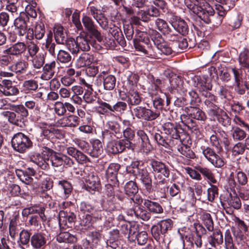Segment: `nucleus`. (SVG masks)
<instances>
[{"label":"nucleus","instance_id":"f257e3e1","mask_svg":"<svg viewBox=\"0 0 249 249\" xmlns=\"http://www.w3.org/2000/svg\"><path fill=\"white\" fill-rule=\"evenodd\" d=\"M185 5L206 23L212 22L214 11L206 0H184Z\"/></svg>","mask_w":249,"mask_h":249},{"label":"nucleus","instance_id":"f03ea898","mask_svg":"<svg viewBox=\"0 0 249 249\" xmlns=\"http://www.w3.org/2000/svg\"><path fill=\"white\" fill-rule=\"evenodd\" d=\"M91 45L89 37L82 35L77 36L76 39H70L67 43L68 48L72 53H76L80 51H88Z\"/></svg>","mask_w":249,"mask_h":249},{"label":"nucleus","instance_id":"7ed1b4c3","mask_svg":"<svg viewBox=\"0 0 249 249\" xmlns=\"http://www.w3.org/2000/svg\"><path fill=\"white\" fill-rule=\"evenodd\" d=\"M14 149L19 153H23L32 146V142L26 135L22 133L16 134L12 139Z\"/></svg>","mask_w":249,"mask_h":249},{"label":"nucleus","instance_id":"20e7f679","mask_svg":"<svg viewBox=\"0 0 249 249\" xmlns=\"http://www.w3.org/2000/svg\"><path fill=\"white\" fill-rule=\"evenodd\" d=\"M200 149L204 158L213 166L221 168L225 164L224 159L209 146H201Z\"/></svg>","mask_w":249,"mask_h":249},{"label":"nucleus","instance_id":"39448f33","mask_svg":"<svg viewBox=\"0 0 249 249\" xmlns=\"http://www.w3.org/2000/svg\"><path fill=\"white\" fill-rule=\"evenodd\" d=\"M172 225V221L170 219L161 220L151 228V232L153 237L157 240L163 238L167 231L171 229Z\"/></svg>","mask_w":249,"mask_h":249},{"label":"nucleus","instance_id":"423d86ee","mask_svg":"<svg viewBox=\"0 0 249 249\" xmlns=\"http://www.w3.org/2000/svg\"><path fill=\"white\" fill-rule=\"evenodd\" d=\"M94 208L89 203L81 202L79 206V217L80 225L83 226H89L91 224V215L90 213Z\"/></svg>","mask_w":249,"mask_h":249},{"label":"nucleus","instance_id":"0eeeda50","mask_svg":"<svg viewBox=\"0 0 249 249\" xmlns=\"http://www.w3.org/2000/svg\"><path fill=\"white\" fill-rule=\"evenodd\" d=\"M154 33H156V36L152 38L155 45L157 46V49L160 53V55L163 54L168 55L172 54L173 52H178V50L173 46V49L166 42H164L161 36L157 34L156 31H152Z\"/></svg>","mask_w":249,"mask_h":249},{"label":"nucleus","instance_id":"6e6552de","mask_svg":"<svg viewBox=\"0 0 249 249\" xmlns=\"http://www.w3.org/2000/svg\"><path fill=\"white\" fill-rule=\"evenodd\" d=\"M133 113L136 118L147 121L154 120L160 115L158 111H153L151 109L141 106H138L134 108Z\"/></svg>","mask_w":249,"mask_h":249},{"label":"nucleus","instance_id":"1a4fd4ad","mask_svg":"<svg viewBox=\"0 0 249 249\" xmlns=\"http://www.w3.org/2000/svg\"><path fill=\"white\" fill-rule=\"evenodd\" d=\"M38 125L42 128V131L37 138L38 142H43L44 140L48 141L54 137L59 138L62 136V134L59 130L53 127H51L50 129L46 128L45 126L47 125V124L45 123H40Z\"/></svg>","mask_w":249,"mask_h":249},{"label":"nucleus","instance_id":"9d476101","mask_svg":"<svg viewBox=\"0 0 249 249\" xmlns=\"http://www.w3.org/2000/svg\"><path fill=\"white\" fill-rule=\"evenodd\" d=\"M150 165L152 169V173L155 175L159 174V176H160L161 180L160 182L164 183L165 178H168L170 175L168 168L164 163L154 160L150 161Z\"/></svg>","mask_w":249,"mask_h":249},{"label":"nucleus","instance_id":"9b49d317","mask_svg":"<svg viewBox=\"0 0 249 249\" xmlns=\"http://www.w3.org/2000/svg\"><path fill=\"white\" fill-rule=\"evenodd\" d=\"M131 143L128 141L121 140L116 141L114 139L108 142L107 150L110 153L116 154L123 152L126 148H129Z\"/></svg>","mask_w":249,"mask_h":249},{"label":"nucleus","instance_id":"f8f14e48","mask_svg":"<svg viewBox=\"0 0 249 249\" xmlns=\"http://www.w3.org/2000/svg\"><path fill=\"white\" fill-rule=\"evenodd\" d=\"M204 95L206 98L204 104L207 108L209 115L212 116H216L219 109L217 105L216 97L210 92H206Z\"/></svg>","mask_w":249,"mask_h":249},{"label":"nucleus","instance_id":"ddd939ff","mask_svg":"<svg viewBox=\"0 0 249 249\" xmlns=\"http://www.w3.org/2000/svg\"><path fill=\"white\" fill-rule=\"evenodd\" d=\"M82 23L85 29L97 40L101 42L103 37L101 33L97 30L92 19L87 15L83 14L82 18Z\"/></svg>","mask_w":249,"mask_h":249},{"label":"nucleus","instance_id":"4468645a","mask_svg":"<svg viewBox=\"0 0 249 249\" xmlns=\"http://www.w3.org/2000/svg\"><path fill=\"white\" fill-rule=\"evenodd\" d=\"M29 18L25 13H20L14 20V26L19 36H23L28 32L27 21Z\"/></svg>","mask_w":249,"mask_h":249},{"label":"nucleus","instance_id":"2eb2a0df","mask_svg":"<svg viewBox=\"0 0 249 249\" xmlns=\"http://www.w3.org/2000/svg\"><path fill=\"white\" fill-rule=\"evenodd\" d=\"M87 9L89 14L93 17L102 28L106 29L107 28V19L100 9L91 6L88 7Z\"/></svg>","mask_w":249,"mask_h":249},{"label":"nucleus","instance_id":"dca6fc26","mask_svg":"<svg viewBox=\"0 0 249 249\" xmlns=\"http://www.w3.org/2000/svg\"><path fill=\"white\" fill-rule=\"evenodd\" d=\"M53 167L67 165L71 166L73 164V160L65 155L55 153L53 154L49 160Z\"/></svg>","mask_w":249,"mask_h":249},{"label":"nucleus","instance_id":"f3484780","mask_svg":"<svg viewBox=\"0 0 249 249\" xmlns=\"http://www.w3.org/2000/svg\"><path fill=\"white\" fill-rule=\"evenodd\" d=\"M234 4L231 0H219L215 5V8L220 17L217 24L222 22V17H224L226 12L233 6Z\"/></svg>","mask_w":249,"mask_h":249},{"label":"nucleus","instance_id":"a211bd4d","mask_svg":"<svg viewBox=\"0 0 249 249\" xmlns=\"http://www.w3.org/2000/svg\"><path fill=\"white\" fill-rule=\"evenodd\" d=\"M0 93L4 96H15L18 94L19 90L11 81L3 80L0 84Z\"/></svg>","mask_w":249,"mask_h":249},{"label":"nucleus","instance_id":"6ab92c4d","mask_svg":"<svg viewBox=\"0 0 249 249\" xmlns=\"http://www.w3.org/2000/svg\"><path fill=\"white\" fill-rule=\"evenodd\" d=\"M136 177L139 178L143 184L145 190L148 193L153 190L152 185V179L146 168H142L138 173Z\"/></svg>","mask_w":249,"mask_h":249},{"label":"nucleus","instance_id":"aec40b11","mask_svg":"<svg viewBox=\"0 0 249 249\" xmlns=\"http://www.w3.org/2000/svg\"><path fill=\"white\" fill-rule=\"evenodd\" d=\"M58 194L64 199L67 198L71 192V184L67 180H62L58 181L57 184Z\"/></svg>","mask_w":249,"mask_h":249},{"label":"nucleus","instance_id":"412c9836","mask_svg":"<svg viewBox=\"0 0 249 249\" xmlns=\"http://www.w3.org/2000/svg\"><path fill=\"white\" fill-rule=\"evenodd\" d=\"M107 126L110 129V131L104 134L105 137L110 135L111 139H114L115 138L118 139L121 136V127L117 122L112 121H108L107 123Z\"/></svg>","mask_w":249,"mask_h":249},{"label":"nucleus","instance_id":"4be33fe9","mask_svg":"<svg viewBox=\"0 0 249 249\" xmlns=\"http://www.w3.org/2000/svg\"><path fill=\"white\" fill-rule=\"evenodd\" d=\"M122 99L126 101L129 106H137L142 102V97L139 93L134 89H130L125 97H121Z\"/></svg>","mask_w":249,"mask_h":249},{"label":"nucleus","instance_id":"5701e85b","mask_svg":"<svg viewBox=\"0 0 249 249\" xmlns=\"http://www.w3.org/2000/svg\"><path fill=\"white\" fill-rule=\"evenodd\" d=\"M75 214L72 212H67L65 211H60L59 213V223L60 224L67 225L68 227L71 226L75 222Z\"/></svg>","mask_w":249,"mask_h":249},{"label":"nucleus","instance_id":"b1692460","mask_svg":"<svg viewBox=\"0 0 249 249\" xmlns=\"http://www.w3.org/2000/svg\"><path fill=\"white\" fill-rule=\"evenodd\" d=\"M127 214L132 217L134 216L136 218L143 221H147L150 218V214L146 210L139 206H136L134 209L128 210Z\"/></svg>","mask_w":249,"mask_h":249},{"label":"nucleus","instance_id":"393cba45","mask_svg":"<svg viewBox=\"0 0 249 249\" xmlns=\"http://www.w3.org/2000/svg\"><path fill=\"white\" fill-rule=\"evenodd\" d=\"M26 49V46L24 43L18 42L6 49L3 50L4 54L10 55H18L24 53Z\"/></svg>","mask_w":249,"mask_h":249},{"label":"nucleus","instance_id":"a878e982","mask_svg":"<svg viewBox=\"0 0 249 249\" xmlns=\"http://www.w3.org/2000/svg\"><path fill=\"white\" fill-rule=\"evenodd\" d=\"M57 62L53 61L45 64L43 67V72L40 76L43 80H48L51 79L55 73V69L56 67Z\"/></svg>","mask_w":249,"mask_h":249},{"label":"nucleus","instance_id":"bb28decb","mask_svg":"<svg viewBox=\"0 0 249 249\" xmlns=\"http://www.w3.org/2000/svg\"><path fill=\"white\" fill-rule=\"evenodd\" d=\"M46 235L44 233H36L31 237V245L36 249L43 248L46 245Z\"/></svg>","mask_w":249,"mask_h":249},{"label":"nucleus","instance_id":"cd10ccee","mask_svg":"<svg viewBox=\"0 0 249 249\" xmlns=\"http://www.w3.org/2000/svg\"><path fill=\"white\" fill-rule=\"evenodd\" d=\"M95 59L94 56L89 53H83L77 58L75 62L76 67L77 68L87 67L92 63H94Z\"/></svg>","mask_w":249,"mask_h":249},{"label":"nucleus","instance_id":"c85d7f7f","mask_svg":"<svg viewBox=\"0 0 249 249\" xmlns=\"http://www.w3.org/2000/svg\"><path fill=\"white\" fill-rule=\"evenodd\" d=\"M2 114L10 123L20 127H22L24 125L23 117L16 111H4L2 113Z\"/></svg>","mask_w":249,"mask_h":249},{"label":"nucleus","instance_id":"c756f323","mask_svg":"<svg viewBox=\"0 0 249 249\" xmlns=\"http://www.w3.org/2000/svg\"><path fill=\"white\" fill-rule=\"evenodd\" d=\"M58 123L62 127H75L79 124L80 120L77 116L71 115L63 117Z\"/></svg>","mask_w":249,"mask_h":249},{"label":"nucleus","instance_id":"7c9ffc66","mask_svg":"<svg viewBox=\"0 0 249 249\" xmlns=\"http://www.w3.org/2000/svg\"><path fill=\"white\" fill-rule=\"evenodd\" d=\"M173 27L178 33L185 35L188 32V26L185 21L181 18L175 17L171 20Z\"/></svg>","mask_w":249,"mask_h":249},{"label":"nucleus","instance_id":"2f4dec72","mask_svg":"<svg viewBox=\"0 0 249 249\" xmlns=\"http://www.w3.org/2000/svg\"><path fill=\"white\" fill-rule=\"evenodd\" d=\"M30 160L36 164L41 169H45L48 168V163L46 161V158L36 152H31L29 155Z\"/></svg>","mask_w":249,"mask_h":249},{"label":"nucleus","instance_id":"473e14b6","mask_svg":"<svg viewBox=\"0 0 249 249\" xmlns=\"http://www.w3.org/2000/svg\"><path fill=\"white\" fill-rule=\"evenodd\" d=\"M45 33V31L44 26L40 24L36 25L34 32L33 29H29L28 30L26 38L29 40H31L34 38V36H35L36 39H41L44 36Z\"/></svg>","mask_w":249,"mask_h":249},{"label":"nucleus","instance_id":"72a5a7b5","mask_svg":"<svg viewBox=\"0 0 249 249\" xmlns=\"http://www.w3.org/2000/svg\"><path fill=\"white\" fill-rule=\"evenodd\" d=\"M196 81H195V86L198 89L199 91L204 95L208 90L212 89V85L207 82L205 76L196 77Z\"/></svg>","mask_w":249,"mask_h":249},{"label":"nucleus","instance_id":"f704fd0d","mask_svg":"<svg viewBox=\"0 0 249 249\" xmlns=\"http://www.w3.org/2000/svg\"><path fill=\"white\" fill-rule=\"evenodd\" d=\"M87 187L91 190H95L100 187V183L99 178L93 173L89 174L85 178Z\"/></svg>","mask_w":249,"mask_h":249},{"label":"nucleus","instance_id":"c9c22d12","mask_svg":"<svg viewBox=\"0 0 249 249\" xmlns=\"http://www.w3.org/2000/svg\"><path fill=\"white\" fill-rule=\"evenodd\" d=\"M54 36L55 41L58 44H63L67 40L66 33L62 26L56 25L53 28Z\"/></svg>","mask_w":249,"mask_h":249},{"label":"nucleus","instance_id":"e433bc0d","mask_svg":"<svg viewBox=\"0 0 249 249\" xmlns=\"http://www.w3.org/2000/svg\"><path fill=\"white\" fill-rule=\"evenodd\" d=\"M143 205L149 211L154 213H161L163 212V209L160 205L151 200L145 199Z\"/></svg>","mask_w":249,"mask_h":249},{"label":"nucleus","instance_id":"4c0bfd02","mask_svg":"<svg viewBox=\"0 0 249 249\" xmlns=\"http://www.w3.org/2000/svg\"><path fill=\"white\" fill-rule=\"evenodd\" d=\"M120 167V166L118 163H110L106 171V176L107 179L111 181L116 180Z\"/></svg>","mask_w":249,"mask_h":249},{"label":"nucleus","instance_id":"58836bf2","mask_svg":"<svg viewBox=\"0 0 249 249\" xmlns=\"http://www.w3.org/2000/svg\"><path fill=\"white\" fill-rule=\"evenodd\" d=\"M92 149L89 152V155L93 158H97L103 151L102 143L100 141L96 139L93 141Z\"/></svg>","mask_w":249,"mask_h":249},{"label":"nucleus","instance_id":"ea45409f","mask_svg":"<svg viewBox=\"0 0 249 249\" xmlns=\"http://www.w3.org/2000/svg\"><path fill=\"white\" fill-rule=\"evenodd\" d=\"M135 49L144 54L149 45V40L148 38H137L133 40Z\"/></svg>","mask_w":249,"mask_h":249},{"label":"nucleus","instance_id":"a19ab883","mask_svg":"<svg viewBox=\"0 0 249 249\" xmlns=\"http://www.w3.org/2000/svg\"><path fill=\"white\" fill-rule=\"evenodd\" d=\"M103 85L105 89L112 90L115 87L116 79L113 75H105L103 76Z\"/></svg>","mask_w":249,"mask_h":249},{"label":"nucleus","instance_id":"79ce46f5","mask_svg":"<svg viewBox=\"0 0 249 249\" xmlns=\"http://www.w3.org/2000/svg\"><path fill=\"white\" fill-rule=\"evenodd\" d=\"M43 45L45 46L46 49L51 55H54L55 54L56 45L54 42H53V33L51 32L47 34L45 42L43 44Z\"/></svg>","mask_w":249,"mask_h":249},{"label":"nucleus","instance_id":"37998d69","mask_svg":"<svg viewBox=\"0 0 249 249\" xmlns=\"http://www.w3.org/2000/svg\"><path fill=\"white\" fill-rule=\"evenodd\" d=\"M59 243H73L76 241L75 237L68 232L60 233L56 237Z\"/></svg>","mask_w":249,"mask_h":249},{"label":"nucleus","instance_id":"c03bdc74","mask_svg":"<svg viewBox=\"0 0 249 249\" xmlns=\"http://www.w3.org/2000/svg\"><path fill=\"white\" fill-rule=\"evenodd\" d=\"M209 243L212 247H215L217 245H220L223 243V235L221 232H214L208 238Z\"/></svg>","mask_w":249,"mask_h":249},{"label":"nucleus","instance_id":"a18cd8bd","mask_svg":"<svg viewBox=\"0 0 249 249\" xmlns=\"http://www.w3.org/2000/svg\"><path fill=\"white\" fill-rule=\"evenodd\" d=\"M163 128L166 134L172 136L174 139H178L179 135L177 133V129L174 124L170 122L165 123L163 125Z\"/></svg>","mask_w":249,"mask_h":249},{"label":"nucleus","instance_id":"49530a36","mask_svg":"<svg viewBox=\"0 0 249 249\" xmlns=\"http://www.w3.org/2000/svg\"><path fill=\"white\" fill-rule=\"evenodd\" d=\"M28 64L24 61H19L9 67L13 71L24 73L27 70Z\"/></svg>","mask_w":249,"mask_h":249},{"label":"nucleus","instance_id":"de8ad7c7","mask_svg":"<svg viewBox=\"0 0 249 249\" xmlns=\"http://www.w3.org/2000/svg\"><path fill=\"white\" fill-rule=\"evenodd\" d=\"M155 25L157 28L163 34H168L170 31V29L167 23L162 19L157 18L155 20Z\"/></svg>","mask_w":249,"mask_h":249},{"label":"nucleus","instance_id":"09e8293b","mask_svg":"<svg viewBox=\"0 0 249 249\" xmlns=\"http://www.w3.org/2000/svg\"><path fill=\"white\" fill-rule=\"evenodd\" d=\"M124 191L127 195L132 196L136 195L138 192V188L135 182L129 181L125 185Z\"/></svg>","mask_w":249,"mask_h":249},{"label":"nucleus","instance_id":"8fccbe9b","mask_svg":"<svg viewBox=\"0 0 249 249\" xmlns=\"http://www.w3.org/2000/svg\"><path fill=\"white\" fill-rule=\"evenodd\" d=\"M231 135L234 141H240L246 138L247 134L244 130L236 127L231 130Z\"/></svg>","mask_w":249,"mask_h":249},{"label":"nucleus","instance_id":"3c124183","mask_svg":"<svg viewBox=\"0 0 249 249\" xmlns=\"http://www.w3.org/2000/svg\"><path fill=\"white\" fill-rule=\"evenodd\" d=\"M239 62L241 67L249 68V51L245 49L239 55Z\"/></svg>","mask_w":249,"mask_h":249},{"label":"nucleus","instance_id":"603ef678","mask_svg":"<svg viewBox=\"0 0 249 249\" xmlns=\"http://www.w3.org/2000/svg\"><path fill=\"white\" fill-rule=\"evenodd\" d=\"M236 242L240 249H249V247L247 242L246 238L241 232L234 233Z\"/></svg>","mask_w":249,"mask_h":249},{"label":"nucleus","instance_id":"864d4df0","mask_svg":"<svg viewBox=\"0 0 249 249\" xmlns=\"http://www.w3.org/2000/svg\"><path fill=\"white\" fill-rule=\"evenodd\" d=\"M32 58V66L35 69H40L45 63V58L43 54H39Z\"/></svg>","mask_w":249,"mask_h":249},{"label":"nucleus","instance_id":"5fc2aeb1","mask_svg":"<svg viewBox=\"0 0 249 249\" xmlns=\"http://www.w3.org/2000/svg\"><path fill=\"white\" fill-rule=\"evenodd\" d=\"M227 204L229 207L235 209H239L241 208V202L240 198L237 196H231L227 199Z\"/></svg>","mask_w":249,"mask_h":249},{"label":"nucleus","instance_id":"6e6d98bb","mask_svg":"<svg viewBox=\"0 0 249 249\" xmlns=\"http://www.w3.org/2000/svg\"><path fill=\"white\" fill-rule=\"evenodd\" d=\"M71 57L67 51L59 50L57 54V60L61 63H68L71 62Z\"/></svg>","mask_w":249,"mask_h":249},{"label":"nucleus","instance_id":"4d7b16f0","mask_svg":"<svg viewBox=\"0 0 249 249\" xmlns=\"http://www.w3.org/2000/svg\"><path fill=\"white\" fill-rule=\"evenodd\" d=\"M127 106L125 102L118 101L113 106H111V111L122 114L126 110Z\"/></svg>","mask_w":249,"mask_h":249},{"label":"nucleus","instance_id":"13d9d810","mask_svg":"<svg viewBox=\"0 0 249 249\" xmlns=\"http://www.w3.org/2000/svg\"><path fill=\"white\" fill-rule=\"evenodd\" d=\"M144 54H145L147 57L152 58L158 59L160 57V53L157 49V47L154 48L149 46V45L146 49Z\"/></svg>","mask_w":249,"mask_h":249},{"label":"nucleus","instance_id":"bf43d9fd","mask_svg":"<svg viewBox=\"0 0 249 249\" xmlns=\"http://www.w3.org/2000/svg\"><path fill=\"white\" fill-rule=\"evenodd\" d=\"M180 154L184 157L188 159H194L195 157V154L189 147L184 145L178 149Z\"/></svg>","mask_w":249,"mask_h":249},{"label":"nucleus","instance_id":"052dcab7","mask_svg":"<svg viewBox=\"0 0 249 249\" xmlns=\"http://www.w3.org/2000/svg\"><path fill=\"white\" fill-rule=\"evenodd\" d=\"M37 82L34 80L25 81L23 84V87L26 90H36L38 88Z\"/></svg>","mask_w":249,"mask_h":249},{"label":"nucleus","instance_id":"680f3d73","mask_svg":"<svg viewBox=\"0 0 249 249\" xmlns=\"http://www.w3.org/2000/svg\"><path fill=\"white\" fill-rule=\"evenodd\" d=\"M218 196V188L215 185H211V187L207 189V197L209 201L212 202L215 197Z\"/></svg>","mask_w":249,"mask_h":249},{"label":"nucleus","instance_id":"e2e57ef3","mask_svg":"<svg viewBox=\"0 0 249 249\" xmlns=\"http://www.w3.org/2000/svg\"><path fill=\"white\" fill-rule=\"evenodd\" d=\"M30 233L26 230H22L19 233V241L23 245H27L29 244L30 237Z\"/></svg>","mask_w":249,"mask_h":249},{"label":"nucleus","instance_id":"0e129e2a","mask_svg":"<svg viewBox=\"0 0 249 249\" xmlns=\"http://www.w3.org/2000/svg\"><path fill=\"white\" fill-rule=\"evenodd\" d=\"M191 116L195 119L203 121L205 119L204 113L198 108H193Z\"/></svg>","mask_w":249,"mask_h":249},{"label":"nucleus","instance_id":"69168bd1","mask_svg":"<svg viewBox=\"0 0 249 249\" xmlns=\"http://www.w3.org/2000/svg\"><path fill=\"white\" fill-rule=\"evenodd\" d=\"M90 118L88 119V124H84L79 126L78 130L80 132L86 134H91L92 133L93 127L90 124Z\"/></svg>","mask_w":249,"mask_h":249},{"label":"nucleus","instance_id":"338daca9","mask_svg":"<svg viewBox=\"0 0 249 249\" xmlns=\"http://www.w3.org/2000/svg\"><path fill=\"white\" fill-rule=\"evenodd\" d=\"M127 84L130 87V89L137 86L138 81L139 80V76L133 73H130L127 76Z\"/></svg>","mask_w":249,"mask_h":249},{"label":"nucleus","instance_id":"774afa93","mask_svg":"<svg viewBox=\"0 0 249 249\" xmlns=\"http://www.w3.org/2000/svg\"><path fill=\"white\" fill-rule=\"evenodd\" d=\"M232 220L234 222L235 225L239 228L240 231H247L248 227L244 221L235 216L232 217Z\"/></svg>","mask_w":249,"mask_h":249}]
</instances>
